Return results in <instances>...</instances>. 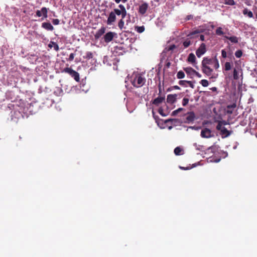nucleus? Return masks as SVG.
Instances as JSON below:
<instances>
[{"label": "nucleus", "mask_w": 257, "mask_h": 257, "mask_svg": "<svg viewBox=\"0 0 257 257\" xmlns=\"http://www.w3.org/2000/svg\"><path fill=\"white\" fill-rule=\"evenodd\" d=\"M63 72L69 74L76 81H79V74L76 71L73 70L72 68L69 67L65 68L63 69Z\"/></svg>", "instance_id": "7ed1b4c3"}, {"label": "nucleus", "mask_w": 257, "mask_h": 257, "mask_svg": "<svg viewBox=\"0 0 257 257\" xmlns=\"http://www.w3.org/2000/svg\"><path fill=\"white\" fill-rule=\"evenodd\" d=\"M223 127H224V126H223L220 121H218V124L216 126V130L221 132Z\"/></svg>", "instance_id": "58836bf2"}, {"label": "nucleus", "mask_w": 257, "mask_h": 257, "mask_svg": "<svg viewBox=\"0 0 257 257\" xmlns=\"http://www.w3.org/2000/svg\"><path fill=\"white\" fill-rule=\"evenodd\" d=\"M221 55L223 58H225L227 57V53L224 49L221 50Z\"/></svg>", "instance_id": "a18cd8bd"}, {"label": "nucleus", "mask_w": 257, "mask_h": 257, "mask_svg": "<svg viewBox=\"0 0 257 257\" xmlns=\"http://www.w3.org/2000/svg\"><path fill=\"white\" fill-rule=\"evenodd\" d=\"M191 45V41L187 39L183 42V45L184 48H188Z\"/></svg>", "instance_id": "473e14b6"}, {"label": "nucleus", "mask_w": 257, "mask_h": 257, "mask_svg": "<svg viewBox=\"0 0 257 257\" xmlns=\"http://www.w3.org/2000/svg\"><path fill=\"white\" fill-rule=\"evenodd\" d=\"M176 46L175 45H171L169 47L168 50H173L176 48Z\"/></svg>", "instance_id": "09e8293b"}, {"label": "nucleus", "mask_w": 257, "mask_h": 257, "mask_svg": "<svg viewBox=\"0 0 257 257\" xmlns=\"http://www.w3.org/2000/svg\"><path fill=\"white\" fill-rule=\"evenodd\" d=\"M74 56L75 54L74 53H71L69 55L68 60L69 61H72L73 60Z\"/></svg>", "instance_id": "37998d69"}, {"label": "nucleus", "mask_w": 257, "mask_h": 257, "mask_svg": "<svg viewBox=\"0 0 257 257\" xmlns=\"http://www.w3.org/2000/svg\"><path fill=\"white\" fill-rule=\"evenodd\" d=\"M177 97V94H169L167 98V101L168 103H173L176 100V98Z\"/></svg>", "instance_id": "2eb2a0df"}, {"label": "nucleus", "mask_w": 257, "mask_h": 257, "mask_svg": "<svg viewBox=\"0 0 257 257\" xmlns=\"http://www.w3.org/2000/svg\"><path fill=\"white\" fill-rule=\"evenodd\" d=\"M105 32V28L102 27L99 29L94 35V38L95 39H98L102 35L104 34Z\"/></svg>", "instance_id": "ddd939ff"}, {"label": "nucleus", "mask_w": 257, "mask_h": 257, "mask_svg": "<svg viewBox=\"0 0 257 257\" xmlns=\"http://www.w3.org/2000/svg\"><path fill=\"white\" fill-rule=\"evenodd\" d=\"M189 99L187 98H184L182 100V104L183 106H186L188 104Z\"/></svg>", "instance_id": "ea45409f"}, {"label": "nucleus", "mask_w": 257, "mask_h": 257, "mask_svg": "<svg viewBox=\"0 0 257 257\" xmlns=\"http://www.w3.org/2000/svg\"><path fill=\"white\" fill-rule=\"evenodd\" d=\"M192 17V16H188V20H190L191 18Z\"/></svg>", "instance_id": "4d7b16f0"}, {"label": "nucleus", "mask_w": 257, "mask_h": 257, "mask_svg": "<svg viewBox=\"0 0 257 257\" xmlns=\"http://www.w3.org/2000/svg\"><path fill=\"white\" fill-rule=\"evenodd\" d=\"M194 74L195 75V76L198 78H201V75L200 73H199V72L196 71L195 70L194 71Z\"/></svg>", "instance_id": "de8ad7c7"}, {"label": "nucleus", "mask_w": 257, "mask_h": 257, "mask_svg": "<svg viewBox=\"0 0 257 257\" xmlns=\"http://www.w3.org/2000/svg\"><path fill=\"white\" fill-rule=\"evenodd\" d=\"M184 110V108H182V107H180L179 108H177L176 110L173 111L172 112V114L173 116H175L178 112L182 111Z\"/></svg>", "instance_id": "c9c22d12"}, {"label": "nucleus", "mask_w": 257, "mask_h": 257, "mask_svg": "<svg viewBox=\"0 0 257 257\" xmlns=\"http://www.w3.org/2000/svg\"><path fill=\"white\" fill-rule=\"evenodd\" d=\"M206 52V46L205 43H202L196 51V54L200 58L201 56L205 54Z\"/></svg>", "instance_id": "39448f33"}, {"label": "nucleus", "mask_w": 257, "mask_h": 257, "mask_svg": "<svg viewBox=\"0 0 257 257\" xmlns=\"http://www.w3.org/2000/svg\"><path fill=\"white\" fill-rule=\"evenodd\" d=\"M200 136L203 138H212L214 136L210 130L205 127L201 131Z\"/></svg>", "instance_id": "423d86ee"}, {"label": "nucleus", "mask_w": 257, "mask_h": 257, "mask_svg": "<svg viewBox=\"0 0 257 257\" xmlns=\"http://www.w3.org/2000/svg\"><path fill=\"white\" fill-rule=\"evenodd\" d=\"M216 34L218 35H222L224 34V33L222 31V28L221 27H218L216 30Z\"/></svg>", "instance_id": "f704fd0d"}, {"label": "nucleus", "mask_w": 257, "mask_h": 257, "mask_svg": "<svg viewBox=\"0 0 257 257\" xmlns=\"http://www.w3.org/2000/svg\"><path fill=\"white\" fill-rule=\"evenodd\" d=\"M211 90L214 92H216L217 91V88L216 87H212L210 88Z\"/></svg>", "instance_id": "3c124183"}, {"label": "nucleus", "mask_w": 257, "mask_h": 257, "mask_svg": "<svg viewBox=\"0 0 257 257\" xmlns=\"http://www.w3.org/2000/svg\"><path fill=\"white\" fill-rule=\"evenodd\" d=\"M42 27L48 31H53L54 30L53 26L49 22H44L42 24Z\"/></svg>", "instance_id": "dca6fc26"}, {"label": "nucleus", "mask_w": 257, "mask_h": 257, "mask_svg": "<svg viewBox=\"0 0 257 257\" xmlns=\"http://www.w3.org/2000/svg\"><path fill=\"white\" fill-rule=\"evenodd\" d=\"M202 71L208 76H210L213 72L212 68L208 66H201Z\"/></svg>", "instance_id": "9b49d317"}, {"label": "nucleus", "mask_w": 257, "mask_h": 257, "mask_svg": "<svg viewBox=\"0 0 257 257\" xmlns=\"http://www.w3.org/2000/svg\"><path fill=\"white\" fill-rule=\"evenodd\" d=\"M47 13L48 9L46 7H43L41 10H37L36 13V16L38 17H40L43 15V18L42 20L48 17Z\"/></svg>", "instance_id": "0eeeda50"}, {"label": "nucleus", "mask_w": 257, "mask_h": 257, "mask_svg": "<svg viewBox=\"0 0 257 257\" xmlns=\"http://www.w3.org/2000/svg\"><path fill=\"white\" fill-rule=\"evenodd\" d=\"M188 62H191L192 64H193V63L195 62L196 61V58L195 56L194 55V54L193 53H190L189 54L188 56Z\"/></svg>", "instance_id": "412c9836"}, {"label": "nucleus", "mask_w": 257, "mask_h": 257, "mask_svg": "<svg viewBox=\"0 0 257 257\" xmlns=\"http://www.w3.org/2000/svg\"><path fill=\"white\" fill-rule=\"evenodd\" d=\"M184 70L186 73L189 75H194V69L190 67L184 68Z\"/></svg>", "instance_id": "4be33fe9"}, {"label": "nucleus", "mask_w": 257, "mask_h": 257, "mask_svg": "<svg viewBox=\"0 0 257 257\" xmlns=\"http://www.w3.org/2000/svg\"><path fill=\"white\" fill-rule=\"evenodd\" d=\"M212 65H213L214 68L216 69H218L219 67L218 60L216 58V57L213 58V63Z\"/></svg>", "instance_id": "bb28decb"}, {"label": "nucleus", "mask_w": 257, "mask_h": 257, "mask_svg": "<svg viewBox=\"0 0 257 257\" xmlns=\"http://www.w3.org/2000/svg\"><path fill=\"white\" fill-rule=\"evenodd\" d=\"M242 14L243 15L245 16H247L248 18H253V14L252 12V11L248 10L247 8H245L242 11Z\"/></svg>", "instance_id": "6ab92c4d"}, {"label": "nucleus", "mask_w": 257, "mask_h": 257, "mask_svg": "<svg viewBox=\"0 0 257 257\" xmlns=\"http://www.w3.org/2000/svg\"><path fill=\"white\" fill-rule=\"evenodd\" d=\"M113 13H114V15H117V16H121V9H114L113 10V11H112Z\"/></svg>", "instance_id": "e433bc0d"}, {"label": "nucleus", "mask_w": 257, "mask_h": 257, "mask_svg": "<svg viewBox=\"0 0 257 257\" xmlns=\"http://www.w3.org/2000/svg\"><path fill=\"white\" fill-rule=\"evenodd\" d=\"M131 82L134 87L139 88L144 85L146 79L142 75H137L131 80Z\"/></svg>", "instance_id": "f03ea898"}, {"label": "nucleus", "mask_w": 257, "mask_h": 257, "mask_svg": "<svg viewBox=\"0 0 257 257\" xmlns=\"http://www.w3.org/2000/svg\"><path fill=\"white\" fill-rule=\"evenodd\" d=\"M118 8L121 9V19H124L127 15V12L124 6L121 4L118 5Z\"/></svg>", "instance_id": "a211bd4d"}, {"label": "nucleus", "mask_w": 257, "mask_h": 257, "mask_svg": "<svg viewBox=\"0 0 257 257\" xmlns=\"http://www.w3.org/2000/svg\"><path fill=\"white\" fill-rule=\"evenodd\" d=\"M48 46L50 48H52V47H53L54 48V50H56V51H58L59 49L58 45L54 42L51 41L50 43V44H49Z\"/></svg>", "instance_id": "b1692460"}, {"label": "nucleus", "mask_w": 257, "mask_h": 257, "mask_svg": "<svg viewBox=\"0 0 257 257\" xmlns=\"http://www.w3.org/2000/svg\"><path fill=\"white\" fill-rule=\"evenodd\" d=\"M52 23L54 25H57L59 24L60 21L59 19H56L52 20Z\"/></svg>", "instance_id": "79ce46f5"}, {"label": "nucleus", "mask_w": 257, "mask_h": 257, "mask_svg": "<svg viewBox=\"0 0 257 257\" xmlns=\"http://www.w3.org/2000/svg\"><path fill=\"white\" fill-rule=\"evenodd\" d=\"M177 78L178 79H182L185 77V74L182 71H180L177 73Z\"/></svg>", "instance_id": "c85d7f7f"}, {"label": "nucleus", "mask_w": 257, "mask_h": 257, "mask_svg": "<svg viewBox=\"0 0 257 257\" xmlns=\"http://www.w3.org/2000/svg\"><path fill=\"white\" fill-rule=\"evenodd\" d=\"M161 99H162V101H163V100L164 99V97H162Z\"/></svg>", "instance_id": "052dcab7"}, {"label": "nucleus", "mask_w": 257, "mask_h": 257, "mask_svg": "<svg viewBox=\"0 0 257 257\" xmlns=\"http://www.w3.org/2000/svg\"><path fill=\"white\" fill-rule=\"evenodd\" d=\"M149 5L147 3H144L139 6V13L141 15H144L148 9Z\"/></svg>", "instance_id": "1a4fd4ad"}, {"label": "nucleus", "mask_w": 257, "mask_h": 257, "mask_svg": "<svg viewBox=\"0 0 257 257\" xmlns=\"http://www.w3.org/2000/svg\"><path fill=\"white\" fill-rule=\"evenodd\" d=\"M93 57V55L91 52H87L85 54V56H84V58L89 60L92 58Z\"/></svg>", "instance_id": "a878e982"}, {"label": "nucleus", "mask_w": 257, "mask_h": 257, "mask_svg": "<svg viewBox=\"0 0 257 257\" xmlns=\"http://www.w3.org/2000/svg\"><path fill=\"white\" fill-rule=\"evenodd\" d=\"M115 33L112 32L107 33L104 36V41L106 43H109L113 40Z\"/></svg>", "instance_id": "9d476101"}, {"label": "nucleus", "mask_w": 257, "mask_h": 257, "mask_svg": "<svg viewBox=\"0 0 257 257\" xmlns=\"http://www.w3.org/2000/svg\"><path fill=\"white\" fill-rule=\"evenodd\" d=\"M236 107V104L235 103H233L232 104L228 105L227 106V112L228 113L231 114L232 113V110Z\"/></svg>", "instance_id": "5701e85b"}, {"label": "nucleus", "mask_w": 257, "mask_h": 257, "mask_svg": "<svg viewBox=\"0 0 257 257\" xmlns=\"http://www.w3.org/2000/svg\"><path fill=\"white\" fill-rule=\"evenodd\" d=\"M156 70L158 71L157 72V77L158 78L159 82L158 84V90H159V95L161 93V77L160 76V72L161 71V63L158 64V67ZM161 104V95H159L157 98H155L153 101V104L154 106L152 108V113L153 116L155 120L156 123L158 126L161 127L160 126V119L159 115H161V107L159 106V105Z\"/></svg>", "instance_id": "f257e3e1"}, {"label": "nucleus", "mask_w": 257, "mask_h": 257, "mask_svg": "<svg viewBox=\"0 0 257 257\" xmlns=\"http://www.w3.org/2000/svg\"><path fill=\"white\" fill-rule=\"evenodd\" d=\"M124 22L123 19H121L118 23V27L120 30H122L124 27Z\"/></svg>", "instance_id": "c756f323"}, {"label": "nucleus", "mask_w": 257, "mask_h": 257, "mask_svg": "<svg viewBox=\"0 0 257 257\" xmlns=\"http://www.w3.org/2000/svg\"><path fill=\"white\" fill-rule=\"evenodd\" d=\"M213 63V58L209 59L208 58H204L201 62V66H208L212 65Z\"/></svg>", "instance_id": "4468645a"}, {"label": "nucleus", "mask_w": 257, "mask_h": 257, "mask_svg": "<svg viewBox=\"0 0 257 257\" xmlns=\"http://www.w3.org/2000/svg\"><path fill=\"white\" fill-rule=\"evenodd\" d=\"M182 150L180 147H176V148L174 150V153L176 156H179L181 154V152Z\"/></svg>", "instance_id": "cd10ccee"}, {"label": "nucleus", "mask_w": 257, "mask_h": 257, "mask_svg": "<svg viewBox=\"0 0 257 257\" xmlns=\"http://www.w3.org/2000/svg\"><path fill=\"white\" fill-rule=\"evenodd\" d=\"M187 84H188L191 88H194V85L192 81L187 80Z\"/></svg>", "instance_id": "49530a36"}, {"label": "nucleus", "mask_w": 257, "mask_h": 257, "mask_svg": "<svg viewBox=\"0 0 257 257\" xmlns=\"http://www.w3.org/2000/svg\"><path fill=\"white\" fill-rule=\"evenodd\" d=\"M114 1L116 4H119L121 1V0H114Z\"/></svg>", "instance_id": "864d4df0"}, {"label": "nucleus", "mask_w": 257, "mask_h": 257, "mask_svg": "<svg viewBox=\"0 0 257 257\" xmlns=\"http://www.w3.org/2000/svg\"><path fill=\"white\" fill-rule=\"evenodd\" d=\"M200 84L204 87H206L209 85L208 81L206 79H202L200 81Z\"/></svg>", "instance_id": "72a5a7b5"}, {"label": "nucleus", "mask_w": 257, "mask_h": 257, "mask_svg": "<svg viewBox=\"0 0 257 257\" xmlns=\"http://www.w3.org/2000/svg\"><path fill=\"white\" fill-rule=\"evenodd\" d=\"M200 33V32H199V30H194V32H191V33H189V34L188 35V36H191L194 35H195V34H198V33Z\"/></svg>", "instance_id": "c03bdc74"}, {"label": "nucleus", "mask_w": 257, "mask_h": 257, "mask_svg": "<svg viewBox=\"0 0 257 257\" xmlns=\"http://www.w3.org/2000/svg\"><path fill=\"white\" fill-rule=\"evenodd\" d=\"M174 88H175V89H177V90H179V89H180V88L179 86H177V85L175 86H174Z\"/></svg>", "instance_id": "5fc2aeb1"}, {"label": "nucleus", "mask_w": 257, "mask_h": 257, "mask_svg": "<svg viewBox=\"0 0 257 257\" xmlns=\"http://www.w3.org/2000/svg\"><path fill=\"white\" fill-rule=\"evenodd\" d=\"M200 39L201 41H204L205 40V36L203 35H200Z\"/></svg>", "instance_id": "603ef678"}, {"label": "nucleus", "mask_w": 257, "mask_h": 257, "mask_svg": "<svg viewBox=\"0 0 257 257\" xmlns=\"http://www.w3.org/2000/svg\"><path fill=\"white\" fill-rule=\"evenodd\" d=\"M162 116H165V114L164 113V112H163L162 110Z\"/></svg>", "instance_id": "13d9d810"}, {"label": "nucleus", "mask_w": 257, "mask_h": 257, "mask_svg": "<svg viewBox=\"0 0 257 257\" xmlns=\"http://www.w3.org/2000/svg\"><path fill=\"white\" fill-rule=\"evenodd\" d=\"M145 27L142 26H135V30L139 33H142L145 31Z\"/></svg>", "instance_id": "393cba45"}, {"label": "nucleus", "mask_w": 257, "mask_h": 257, "mask_svg": "<svg viewBox=\"0 0 257 257\" xmlns=\"http://www.w3.org/2000/svg\"><path fill=\"white\" fill-rule=\"evenodd\" d=\"M116 19V16L114 15V13H113L112 11L111 12L108 16V17L107 20V24L108 25H112L115 22Z\"/></svg>", "instance_id": "6e6552de"}, {"label": "nucleus", "mask_w": 257, "mask_h": 257, "mask_svg": "<svg viewBox=\"0 0 257 257\" xmlns=\"http://www.w3.org/2000/svg\"><path fill=\"white\" fill-rule=\"evenodd\" d=\"M195 118V114L194 112H188L185 114L184 122L186 123H190L193 122Z\"/></svg>", "instance_id": "20e7f679"}, {"label": "nucleus", "mask_w": 257, "mask_h": 257, "mask_svg": "<svg viewBox=\"0 0 257 257\" xmlns=\"http://www.w3.org/2000/svg\"><path fill=\"white\" fill-rule=\"evenodd\" d=\"M255 16L256 19H257V12H256V14H255Z\"/></svg>", "instance_id": "bf43d9fd"}, {"label": "nucleus", "mask_w": 257, "mask_h": 257, "mask_svg": "<svg viewBox=\"0 0 257 257\" xmlns=\"http://www.w3.org/2000/svg\"><path fill=\"white\" fill-rule=\"evenodd\" d=\"M179 84L182 86L187 87V80H180L179 81Z\"/></svg>", "instance_id": "4c0bfd02"}, {"label": "nucleus", "mask_w": 257, "mask_h": 257, "mask_svg": "<svg viewBox=\"0 0 257 257\" xmlns=\"http://www.w3.org/2000/svg\"><path fill=\"white\" fill-rule=\"evenodd\" d=\"M231 69V64L229 62H226L224 64V69L225 71H229Z\"/></svg>", "instance_id": "7c9ffc66"}, {"label": "nucleus", "mask_w": 257, "mask_h": 257, "mask_svg": "<svg viewBox=\"0 0 257 257\" xmlns=\"http://www.w3.org/2000/svg\"><path fill=\"white\" fill-rule=\"evenodd\" d=\"M224 38L226 39H228L230 40V42L234 43H237L238 42V39L236 36H224Z\"/></svg>", "instance_id": "aec40b11"}, {"label": "nucleus", "mask_w": 257, "mask_h": 257, "mask_svg": "<svg viewBox=\"0 0 257 257\" xmlns=\"http://www.w3.org/2000/svg\"><path fill=\"white\" fill-rule=\"evenodd\" d=\"M220 134L222 136V138H226L230 136L231 132L228 131L226 127H224L222 128Z\"/></svg>", "instance_id": "f3484780"}, {"label": "nucleus", "mask_w": 257, "mask_h": 257, "mask_svg": "<svg viewBox=\"0 0 257 257\" xmlns=\"http://www.w3.org/2000/svg\"><path fill=\"white\" fill-rule=\"evenodd\" d=\"M235 56L237 58H241L242 55V51L241 50H237L236 51L235 53Z\"/></svg>", "instance_id": "2f4dec72"}, {"label": "nucleus", "mask_w": 257, "mask_h": 257, "mask_svg": "<svg viewBox=\"0 0 257 257\" xmlns=\"http://www.w3.org/2000/svg\"><path fill=\"white\" fill-rule=\"evenodd\" d=\"M241 71V68L240 66H236L233 69V77L235 80L239 79V71Z\"/></svg>", "instance_id": "f8f14e48"}, {"label": "nucleus", "mask_w": 257, "mask_h": 257, "mask_svg": "<svg viewBox=\"0 0 257 257\" xmlns=\"http://www.w3.org/2000/svg\"><path fill=\"white\" fill-rule=\"evenodd\" d=\"M127 1V0H121V2L123 3H126Z\"/></svg>", "instance_id": "6e6d98bb"}, {"label": "nucleus", "mask_w": 257, "mask_h": 257, "mask_svg": "<svg viewBox=\"0 0 257 257\" xmlns=\"http://www.w3.org/2000/svg\"><path fill=\"white\" fill-rule=\"evenodd\" d=\"M225 4L229 5H234L236 3L234 0H227Z\"/></svg>", "instance_id": "a19ab883"}, {"label": "nucleus", "mask_w": 257, "mask_h": 257, "mask_svg": "<svg viewBox=\"0 0 257 257\" xmlns=\"http://www.w3.org/2000/svg\"><path fill=\"white\" fill-rule=\"evenodd\" d=\"M220 122H221V123L223 125H227L228 124V123L227 122H226L225 120H219Z\"/></svg>", "instance_id": "8fccbe9b"}]
</instances>
